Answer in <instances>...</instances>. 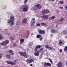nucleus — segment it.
<instances>
[{"mask_svg": "<svg viewBox=\"0 0 67 67\" xmlns=\"http://www.w3.org/2000/svg\"><path fill=\"white\" fill-rule=\"evenodd\" d=\"M19 53L21 56H24L26 58H28V56L26 55V53L25 52L23 53L22 52H19Z\"/></svg>", "mask_w": 67, "mask_h": 67, "instance_id": "1", "label": "nucleus"}, {"mask_svg": "<svg viewBox=\"0 0 67 67\" xmlns=\"http://www.w3.org/2000/svg\"><path fill=\"white\" fill-rule=\"evenodd\" d=\"M22 9L24 11L27 12L28 10V7H27V5H23V6Z\"/></svg>", "mask_w": 67, "mask_h": 67, "instance_id": "2", "label": "nucleus"}, {"mask_svg": "<svg viewBox=\"0 0 67 67\" xmlns=\"http://www.w3.org/2000/svg\"><path fill=\"white\" fill-rule=\"evenodd\" d=\"M16 62V60H15L14 62H12L11 61H7V64L13 65L15 64Z\"/></svg>", "mask_w": 67, "mask_h": 67, "instance_id": "3", "label": "nucleus"}, {"mask_svg": "<svg viewBox=\"0 0 67 67\" xmlns=\"http://www.w3.org/2000/svg\"><path fill=\"white\" fill-rule=\"evenodd\" d=\"M9 41L6 40L4 41H3L1 43V45H3V46H7V45L8 44H9Z\"/></svg>", "mask_w": 67, "mask_h": 67, "instance_id": "4", "label": "nucleus"}, {"mask_svg": "<svg viewBox=\"0 0 67 67\" xmlns=\"http://www.w3.org/2000/svg\"><path fill=\"white\" fill-rule=\"evenodd\" d=\"M36 52L34 53V55L36 56H38L40 55V51H35Z\"/></svg>", "mask_w": 67, "mask_h": 67, "instance_id": "5", "label": "nucleus"}, {"mask_svg": "<svg viewBox=\"0 0 67 67\" xmlns=\"http://www.w3.org/2000/svg\"><path fill=\"white\" fill-rule=\"evenodd\" d=\"M43 64L44 66H51V64L49 63H44Z\"/></svg>", "mask_w": 67, "mask_h": 67, "instance_id": "6", "label": "nucleus"}, {"mask_svg": "<svg viewBox=\"0 0 67 67\" xmlns=\"http://www.w3.org/2000/svg\"><path fill=\"white\" fill-rule=\"evenodd\" d=\"M42 12L43 13H48L49 12V11L47 9L44 10L42 11Z\"/></svg>", "mask_w": 67, "mask_h": 67, "instance_id": "7", "label": "nucleus"}, {"mask_svg": "<svg viewBox=\"0 0 67 67\" xmlns=\"http://www.w3.org/2000/svg\"><path fill=\"white\" fill-rule=\"evenodd\" d=\"M42 19H47L48 18V16L47 15H44L41 17Z\"/></svg>", "mask_w": 67, "mask_h": 67, "instance_id": "8", "label": "nucleus"}, {"mask_svg": "<svg viewBox=\"0 0 67 67\" xmlns=\"http://www.w3.org/2000/svg\"><path fill=\"white\" fill-rule=\"evenodd\" d=\"M57 31L54 29H52L51 30V32L52 33L55 34L57 33Z\"/></svg>", "mask_w": 67, "mask_h": 67, "instance_id": "9", "label": "nucleus"}, {"mask_svg": "<svg viewBox=\"0 0 67 67\" xmlns=\"http://www.w3.org/2000/svg\"><path fill=\"white\" fill-rule=\"evenodd\" d=\"M39 33L40 34H43L45 33V31L44 30H40L39 31Z\"/></svg>", "mask_w": 67, "mask_h": 67, "instance_id": "10", "label": "nucleus"}, {"mask_svg": "<svg viewBox=\"0 0 67 67\" xmlns=\"http://www.w3.org/2000/svg\"><path fill=\"white\" fill-rule=\"evenodd\" d=\"M37 9H40L41 8V5L40 4H37L36 5Z\"/></svg>", "mask_w": 67, "mask_h": 67, "instance_id": "11", "label": "nucleus"}, {"mask_svg": "<svg viewBox=\"0 0 67 67\" xmlns=\"http://www.w3.org/2000/svg\"><path fill=\"white\" fill-rule=\"evenodd\" d=\"M41 46L40 45H37L36 46L35 48V51H36L37 50V48H41Z\"/></svg>", "mask_w": 67, "mask_h": 67, "instance_id": "12", "label": "nucleus"}, {"mask_svg": "<svg viewBox=\"0 0 67 67\" xmlns=\"http://www.w3.org/2000/svg\"><path fill=\"white\" fill-rule=\"evenodd\" d=\"M10 19L11 21H14L15 18L13 16H11L10 17Z\"/></svg>", "mask_w": 67, "mask_h": 67, "instance_id": "13", "label": "nucleus"}, {"mask_svg": "<svg viewBox=\"0 0 67 67\" xmlns=\"http://www.w3.org/2000/svg\"><path fill=\"white\" fill-rule=\"evenodd\" d=\"M27 19L26 18H25L22 21V23H26V22H27Z\"/></svg>", "mask_w": 67, "mask_h": 67, "instance_id": "14", "label": "nucleus"}, {"mask_svg": "<svg viewBox=\"0 0 67 67\" xmlns=\"http://www.w3.org/2000/svg\"><path fill=\"white\" fill-rule=\"evenodd\" d=\"M13 51L11 50H9L8 52L9 53H10V55H14V53L12 52Z\"/></svg>", "mask_w": 67, "mask_h": 67, "instance_id": "15", "label": "nucleus"}, {"mask_svg": "<svg viewBox=\"0 0 67 67\" xmlns=\"http://www.w3.org/2000/svg\"><path fill=\"white\" fill-rule=\"evenodd\" d=\"M31 23H35V19L33 18H32V20L31 21Z\"/></svg>", "mask_w": 67, "mask_h": 67, "instance_id": "16", "label": "nucleus"}, {"mask_svg": "<svg viewBox=\"0 0 67 67\" xmlns=\"http://www.w3.org/2000/svg\"><path fill=\"white\" fill-rule=\"evenodd\" d=\"M20 44H22V43H23L24 42V40L23 39L21 38L20 40Z\"/></svg>", "mask_w": 67, "mask_h": 67, "instance_id": "17", "label": "nucleus"}, {"mask_svg": "<svg viewBox=\"0 0 67 67\" xmlns=\"http://www.w3.org/2000/svg\"><path fill=\"white\" fill-rule=\"evenodd\" d=\"M57 66L59 67H60L62 66V63L60 62L58 63V64H57Z\"/></svg>", "mask_w": 67, "mask_h": 67, "instance_id": "18", "label": "nucleus"}, {"mask_svg": "<svg viewBox=\"0 0 67 67\" xmlns=\"http://www.w3.org/2000/svg\"><path fill=\"white\" fill-rule=\"evenodd\" d=\"M6 56L7 57V58H8V59H10V58H11V55L9 54H7L6 55Z\"/></svg>", "mask_w": 67, "mask_h": 67, "instance_id": "19", "label": "nucleus"}, {"mask_svg": "<svg viewBox=\"0 0 67 67\" xmlns=\"http://www.w3.org/2000/svg\"><path fill=\"white\" fill-rule=\"evenodd\" d=\"M5 34L7 35H10V31H9L8 30H6L5 31Z\"/></svg>", "mask_w": 67, "mask_h": 67, "instance_id": "20", "label": "nucleus"}, {"mask_svg": "<svg viewBox=\"0 0 67 67\" xmlns=\"http://www.w3.org/2000/svg\"><path fill=\"white\" fill-rule=\"evenodd\" d=\"M32 9H33V10H37L36 5L35 6V7H33L32 8Z\"/></svg>", "mask_w": 67, "mask_h": 67, "instance_id": "21", "label": "nucleus"}, {"mask_svg": "<svg viewBox=\"0 0 67 67\" xmlns=\"http://www.w3.org/2000/svg\"><path fill=\"white\" fill-rule=\"evenodd\" d=\"M41 25H43L44 26H46L47 25L44 23H41Z\"/></svg>", "mask_w": 67, "mask_h": 67, "instance_id": "22", "label": "nucleus"}, {"mask_svg": "<svg viewBox=\"0 0 67 67\" xmlns=\"http://www.w3.org/2000/svg\"><path fill=\"white\" fill-rule=\"evenodd\" d=\"M63 34L65 35L66 34H67V31L66 30H64L63 31Z\"/></svg>", "mask_w": 67, "mask_h": 67, "instance_id": "23", "label": "nucleus"}, {"mask_svg": "<svg viewBox=\"0 0 67 67\" xmlns=\"http://www.w3.org/2000/svg\"><path fill=\"white\" fill-rule=\"evenodd\" d=\"M14 21H11V23H10V24L11 25H12V26L13 25H14Z\"/></svg>", "mask_w": 67, "mask_h": 67, "instance_id": "24", "label": "nucleus"}, {"mask_svg": "<svg viewBox=\"0 0 67 67\" xmlns=\"http://www.w3.org/2000/svg\"><path fill=\"white\" fill-rule=\"evenodd\" d=\"M59 2L60 4H63L64 3V2L63 1H60Z\"/></svg>", "mask_w": 67, "mask_h": 67, "instance_id": "25", "label": "nucleus"}, {"mask_svg": "<svg viewBox=\"0 0 67 67\" xmlns=\"http://www.w3.org/2000/svg\"><path fill=\"white\" fill-rule=\"evenodd\" d=\"M41 37V35H37V38H39L40 37Z\"/></svg>", "mask_w": 67, "mask_h": 67, "instance_id": "26", "label": "nucleus"}, {"mask_svg": "<svg viewBox=\"0 0 67 67\" xmlns=\"http://www.w3.org/2000/svg\"><path fill=\"white\" fill-rule=\"evenodd\" d=\"M53 47H49V48L48 49H49V50H53Z\"/></svg>", "mask_w": 67, "mask_h": 67, "instance_id": "27", "label": "nucleus"}, {"mask_svg": "<svg viewBox=\"0 0 67 67\" xmlns=\"http://www.w3.org/2000/svg\"><path fill=\"white\" fill-rule=\"evenodd\" d=\"M64 18L63 17H62L60 19V21L62 22V21H64Z\"/></svg>", "mask_w": 67, "mask_h": 67, "instance_id": "28", "label": "nucleus"}, {"mask_svg": "<svg viewBox=\"0 0 67 67\" xmlns=\"http://www.w3.org/2000/svg\"><path fill=\"white\" fill-rule=\"evenodd\" d=\"M59 44L60 45H61V44H62V40H59Z\"/></svg>", "mask_w": 67, "mask_h": 67, "instance_id": "29", "label": "nucleus"}, {"mask_svg": "<svg viewBox=\"0 0 67 67\" xmlns=\"http://www.w3.org/2000/svg\"><path fill=\"white\" fill-rule=\"evenodd\" d=\"M26 62H27V63H31L30 62V59H29L26 60Z\"/></svg>", "mask_w": 67, "mask_h": 67, "instance_id": "30", "label": "nucleus"}, {"mask_svg": "<svg viewBox=\"0 0 67 67\" xmlns=\"http://www.w3.org/2000/svg\"><path fill=\"white\" fill-rule=\"evenodd\" d=\"M29 60H30V63L33 62V61L34 60L33 59H30Z\"/></svg>", "mask_w": 67, "mask_h": 67, "instance_id": "31", "label": "nucleus"}, {"mask_svg": "<svg viewBox=\"0 0 67 67\" xmlns=\"http://www.w3.org/2000/svg\"><path fill=\"white\" fill-rule=\"evenodd\" d=\"M55 18H56V17H55V16H52V17H51V19H55Z\"/></svg>", "mask_w": 67, "mask_h": 67, "instance_id": "32", "label": "nucleus"}, {"mask_svg": "<svg viewBox=\"0 0 67 67\" xmlns=\"http://www.w3.org/2000/svg\"><path fill=\"white\" fill-rule=\"evenodd\" d=\"M11 21H11V20H8V23H9V24L10 23H11Z\"/></svg>", "mask_w": 67, "mask_h": 67, "instance_id": "33", "label": "nucleus"}, {"mask_svg": "<svg viewBox=\"0 0 67 67\" xmlns=\"http://www.w3.org/2000/svg\"><path fill=\"white\" fill-rule=\"evenodd\" d=\"M66 51H67V47L65 46L64 48V51L66 52Z\"/></svg>", "mask_w": 67, "mask_h": 67, "instance_id": "34", "label": "nucleus"}, {"mask_svg": "<svg viewBox=\"0 0 67 67\" xmlns=\"http://www.w3.org/2000/svg\"><path fill=\"white\" fill-rule=\"evenodd\" d=\"M45 47L46 48H47L48 49L49 48V47L47 45H46L45 46Z\"/></svg>", "mask_w": 67, "mask_h": 67, "instance_id": "35", "label": "nucleus"}, {"mask_svg": "<svg viewBox=\"0 0 67 67\" xmlns=\"http://www.w3.org/2000/svg\"><path fill=\"white\" fill-rule=\"evenodd\" d=\"M14 38L13 37H12L11 38H10V40L11 41H13V40H14Z\"/></svg>", "mask_w": 67, "mask_h": 67, "instance_id": "36", "label": "nucleus"}, {"mask_svg": "<svg viewBox=\"0 0 67 67\" xmlns=\"http://www.w3.org/2000/svg\"><path fill=\"white\" fill-rule=\"evenodd\" d=\"M28 0H25L24 1V3L25 4H26V3L27 2V1Z\"/></svg>", "mask_w": 67, "mask_h": 67, "instance_id": "37", "label": "nucleus"}, {"mask_svg": "<svg viewBox=\"0 0 67 67\" xmlns=\"http://www.w3.org/2000/svg\"><path fill=\"white\" fill-rule=\"evenodd\" d=\"M2 57V54H1V53H0V59Z\"/></svg>", "mask_w": 67, "mask_h": 67, "instance_id": "38", "label": "nucleus"}, {"mask_svg": "<svg viewBox=\"0 0 67 67\" xmlns=\"http://www.w3.org/2000/svg\"><path fill=\"white\" fill-rule=\"evenodd\" d=\"M49 61L51 63V64H52V63H53V61H52V59H49Z\"/></svg>", "mask_w": 67, "mask_h": 67, "instance_id": "39", "label": "nucleus"}, {"mask_svg": "<svg viewBox=\"0 0 67 67\" xmlns=\"http://www.w3.org/2000/svg\"><path fill=\"white\" fill-rule=\"evenodd\" d=\"M3 38V37L1 35H0V40H2Z\"/></svg>", "mask_w": 67, "mask_h": 67, "instance_id": "40", "label": "nucleus"}, {"mask_svg": "<svg viewBox=\"0 0 67 67\" xmlns=\"http://www.w3.org/2000/svg\"><path fill=\"white\" fill-rule=\"evenodd\" d=\"M31 26H33L34 25V24L35 23H31Z\"/></svg>", "mask_w": 67, "mask_h": 67, "instance_id": "41", "label": "nucleus"}, {"mask_svg": "<svg viewBox=\"0 0 67 67\" xmlns=\"http://www.w3.org/2000/svg\"><path fill=\"white\" fill-rule=\"evenodd\" d=\"M40 24H37L36 25L37 26H40Z\"/></svg>", "mask_w": 67, "mask_h": 67, "instance_id": "42", "label": "nucleus"}, {"mask_svg": "<svg viewBox=\"0 0 67 67\" xmlns=\"http://www.w3.org/2000/svg\"><path fill=\"white\" fill-rule=\"evenodd\" d=\"M56 12L57 13H59V11L58 10H56Z\"/></svg>", "mask_w": 67, "mask_h": 67, "instance_id": "43", "label": "nucleus"}, {"mask_svg": "<svg viewBox=\"0 0 67 67\" xmlns=\"http://www.w3.org/2000/svg\"><path fill=\"white\" fill-rule=\"evenodd\" d=\"M43 40V38L42 37H40V40L42 41Z\"/></svg>", "mask_w": 67, "mask_h": 67, "instance_id": "44", "label": "nucleus"}, {"mask_svg": "<svg viewBox=\"0 0 67 67\" xmlns=\"http://www.w3.org/2000/svg\"><path fill=\"white\" fill-rule=\"evenodd\" d=\"M44 50V49L43 48H41L40 49V51H42Z\"/></svg>", "mask_w": 67, "mask_h": 67, "instance_id": "45", "label": "nucleus"}, {"mask_svg": "<svg viewBox=\"0 0 67 67\" xmlns=\"http://www.w3.org/2000/svg\"><path fill=\"white\" fill-rule=\"evenodd\" d=\"M32 44L33 43H30L29 44V45H32Z\"/></svg>", "mask_w": 67, "mask_h": 67, "instance_id": "46", "label": "nucleus"}, {"mask_svg": "<svg viewBox=\"0 0 67 67\" xmlns=\"http://www.w3.org/2000/svg\"><path fill=\"white\" fill-rule=\"evenodd\" d=\"M13 45V46L15 47L16 45V44L15 43H14Z\"/></svg>", "mask_w": 67, "mask_h": 67, "instance_id": "47", "label": "nucleus"}, {"mask_svg": "<svg viewBox=\"0 0 67 67\" xmlns=\"http://www.w3.org/2000/svg\"><path fill=\"white\" fill-rule=\"evenodd\" d=\"M59 51L60 53H62V49H60Z\"/></svg>", "mask_w": 67, "mask_h": 67, "instance_id": "48", "label": "nucleus"}, {"mask_svg": "<svg viewBox=\"0 0 67 67\" xmlns=\"http://www.w3.org/2000/svg\"><path fill=\"white\" fill-rule=\"evenodd\" d=\"M59 8L60 9H63V7H59Z\"/></svg>", "mask_w": 67, "mask_h": 67, "instance_id": "49", "label": "nucleus"}, {"mask_svg": "<svg viewBox=\"0 0 67 67\" xmlns=\"http://www.w3.org/2000/svg\"><path fill=\"white\" fill-rule=\"evenodd\" d=\"M65 9L66 10H67V5L65 6Z\"/></svg>", "mask_w": 67, "mask_h": 67, "instance_id": "50", "label": "nucleus"}, {"mask_svg": "<svg viewBox=\"0 0 67 67\" xmlns=\"http://www.w3.org/2000/svg\"><path fill=\"white\" fill-rule=\"evenodd\" d=\"M65 9L66 10H67V5L65 6Z\"/></svg>", "mask_w": 67, "mask_h": 67, "instance_id": "51", "label": "nucleus"}, {"mask_svg": "<svg viewBox=\"0 0 67 67\" xmlns=\"http://www.w3.org/2000/svg\"><path fill=\"white\" fill-rule=\"evenodd\" d=\"M27 34H29V33H30V32L29 31H28L27 32Z\"/></svg>", "mask_w": 67, "mask_h": 67, "instance_id": "52", "label": "nucleus"}, {"mask_svg": "<svg viewBox=\"0 0 67 67\" xmlns=\"http://www.w3.org/2000/svg\"><path fill=\"white\" fill-rule=\"evenodd\" d=\"M16 24L17 25H18L19 24V23L18 21H17V22L16 23Z\"/></svg>", "mask_w": 67, "mask_h": 67, "instance_id": "53", "label": "nucleus"}, {"mask_svg": "<svg viewBox=\"0 0 67 67\" xmlns=\"http://www.w3.org/2000/svg\"><path fill=\"white\" fill-rule=\"evenodd\" d=\"M27 37H29V35H27L26 36Z\"/></svg>", "mask_w": 67, "mask_h": 67, "instance_id": "54", "label": "nucleus"}, {"mask_svg": "<svg viewBox=\"0 0 67 67\" xmlns=\"http://www.w3.org/2000/svg\"><path fill=\"white\" fill-rule=\"evenodd\" d=\"M30 66H32V64H30Z\"/></svg>", "mask_w": 67, "mask_h": 67, "instance_id": "55", "label": "nucleus"}, {"mask_svg": "<svg viewBox=\"0 0 67 67\" xmlns=\"http://www.w3.org/2000/svg\"><path fill=\"white\" fill-rule=\"evenodd\" d=\"M52 1H54L55 0H51Z\"/></svg>", "mask_w": 67, "mask_h": 67, "instance_id": "56", "label": "nucleus"}, {"mask_svg": "<svg viewBox=\"0 0 67 67\" xmlns=\"http://www.w3.org/2000/svg\"><path fill=\"white\" fill-rule=\"evenodd\" d=\"M58 26H57H57H56V27H57Z\"/></svg>", "mask_w": 67, "mask_h": 67, "instance_id": "57", "label": "nucleus"}, {"mask_svg": "<svg viewBox=\"0 0 67 67\" xmlns=\"http://www.w3.org/2000/svg\"><path fill=\"white\" fill-rule=\"evenodd\" d=\"M51 36H53V35H51Z\"/></svg>", "mask_w": 67, "mask_h": 67, "instance_id": "58", "label": "nucleus"}, {"mask_svg": "<svg viewBox=\"0 0 67 67\" xmlns=\"http://www.w3.org/2000/svg\"><path fill=\"white\" fill-rule=\"evenodd\" d=\"M48 1H50V0H48Z\"/></svg>", "mask_w": 67, "mask_h": 67, "instance_id": "59", "label": "nucleus"}, {"mask_svg": "<svg viewBox=\"0 0 67 67\" xmlns=\"http://www.w3.org/2000/svg\"><path fill=\"white\" fill-rule=\"evenodd\" d=\"M31 35H33V34H31Z\"/></svg>", "mask_w": 67, "mask_h": 67, "instance_id": "60", "label": "nucleus"}, {"mask_svg": "<svg viewBox=\"0 0 67 67\" xmlns=\"http://www.w3.org/2000/svg\"><path fill=\"white\" fill-rule=\"evenodd\" d=\"M0 44H1V43L0 42Z\"/></svg>", "mask_w": 67, "mask_h": 67, "instance_id": "61", "label": "nucleus"}, {"mask_svg": "<svg viewBox=\"0 0 67 67\" xmlns=\"http://www.w3.org/2000/svg\"><path fill=\"white\" fill-rule=\"evenodd\" d=\"M44 67H45V66H44Z\"/></svg>", "mask_w": 67, "mask_h": 67, "instance_id": "62", "label": "nucleus"}]
</instances>
